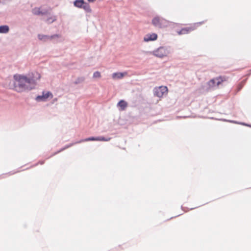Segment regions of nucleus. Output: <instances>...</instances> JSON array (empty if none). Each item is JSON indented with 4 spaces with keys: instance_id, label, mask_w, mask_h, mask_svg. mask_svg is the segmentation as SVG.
<instances>
[{
    "instance_id": "4",
    "label": "nucleus",
    "mask_w": 251,
    "mask_h": 251,
    "mask_svg": "<svg viewBox=\"0 0 251 251\" xmlns=\"http://www.w3.org/2000/svg\"><path fill=\"white\" fill-rule=\"evenodd\" d=\"M170 53V51L169 50L164 47H161L158 48L152 52V54L154 56L160 58L167 56Z\"/></svg>"
},
{
    "instance_id": "18",
    "label": "nucleus",
    "mask_w": 251,
    "mask_h": 251,
    "mask_svg": "<svg viewBox=\"0 0 251 251\" xmlns=\"http://www.w3.org/2000/svg\"><path fill=\"white\" fill-rule=\"evenodd\" d=\"M96 0H88V1L90 2H93L94 1H95Z\"/></svg>"
},
{
    "instance_id": "16",
    "label": "nucleus",
    "mask_w": 251,
    "mask_h": 251,
    "mask_svg": "<svg viewBox=\"0 0 251 251\" xmlns=\"http://www.w3.org/2000/svg\"><path fill=\"white\" fill-rule=\"evenodd\" d=\"M101 77V74L100 72L97 71L95 72L93 74V77L94 78H100Z\"/></svg>"
},
{
    "instance_id": "14",
    "label": "nucleus",
    "mask_w": 251,
    "mask_h": 251,
    "mask_svg": "<svg viewBox=\"0 0 251 251\" xmlns=\"http://www.w3.org/2000/svg\"><path fill=\"white\" fill-rule=\"evenodd\" d=\"M126 74V73H115L112 74V78L114 79H121Z\"/></svg>"
},
{
    "instance_id": "12",
    "label": "nucleus",
    "mask_w": 251,
    "mask_h": 251,
    "mask_svg": "<svg viewBox=\"0 0 251 251\" xmlns=\"http://www.w3.org/2000/svg\"><path fill=\"white\" fill-rule=\"evenodd\" d=\"M32 13L35 15H46V14H48L47 11L42 12L41 10V9L38 7H35V8H33L32 10Z\"/></svg>"
},
{
    "instance_id": "1",
    "label": "nucleus",
    "mask_w": 251,
    "mask_h": 251,
    "mask_svg": "<svg viewBox=\"0 0 251 251\" xmlns=\"http://www.w3.org/2000/svg\"><path fill=\"white\" fill-rule=\"evenodd\" d=\"M41 78V75L38 72H34L32 75H28V76L20 75H14V86L15 90L17 92H22L26 90H30L32 88L31 84L35 85L37 80Z\"/></svg>"
},
{
    "instance_id": "7",
    "label": "nucleus",
    "mask_w": 251,
    "mask_h": 251,
    "mask_svg": "<svg viewBox=\"0 0 251 251\" xmlns=\"http://www.w3.org/2000/svg\"><path fill=\"white\" fill-rule=\"evenodd\" d=\"M53 95L50 92H43L41 96H38L36 97V100L37 101H46L49 98H52Z\"/></svg>"
},
{
    "instance_id": "17",
    "label": "nucleus",
    "mask_w": 251,
    "mask_h": 251,
    "mask_svg": "<svg viewBox=\"0 0 251 251\" xmlns=\"http://www.w3.org/2000/svg\"><path fill=\"white\" fill-rule=\"evenodd\" d=\"M56 20V17L55 16L50 17L47 20V22L51 23Z\"/></svg>"
},
{
    "instance_id": "3",
    "label": "nucleus",
    "mask_w": 251,
    "mask_h": 251,
    "mask_svg": "<svg viewBox=\"0 0 251 251\" xmlns=\"http://www.w3.org/2000/svg\"><path fill=\"white\" fill-rule=\"evenodd\" d=\"M152 24L158 28H163L167 26L169 22L162 18L157 16L152 19Z\"/></svg>"
},
{
    "instance_id": "6",
    "label": "nucleus",
    "mask_w": 251,
    "mask_h": 251,
    "mask_svg": "<svg viewBox=\"0 0 251 251\" xmlns=\"http://www.w3.org/2000/svg\"><path fill=\"white\" fill-rule=\"evenodd\" d=\"M168 91V88L166 86H161L154 88V94L157 97L161 98L167 94Z\"/></svg>"
},
{
    "instance_id": "13",
    "label": "nucleus",
    "mask_w": 251,
    "mask_h": 251,
    "mask_svg": "<svg viewBox=\"0 0 251 251\" xmlns=\"http://www.w3.org/2000/svg\"><path fill=\"white\" fill-rule=\"evenodd\" d=\"M121 110H124L127 106V103L124 100H121L117 104Z\"/></svg>"
},
{
    "instance_id": "15",
    "label": "nucleus",
    "mask_w": 251,
    "mask_h": 251,
    "mask_svg": "<svg viewBox=\"0 0 251 251\" xmlns=\"http://www.w3.org/2000/svg\"><path fill=\"white\" fill-rule=\"evenodd\" d=\"M9 30V27L7 25H1L0 26V33H7Z\"/></svg>"
},
{
    "instance_id": "8",
    "label": "nucleus",
    "mask_w": 251,
    "mask_h": 251,
    "mask_svg": "<svg viewBox=\"0 0 251 251\" xmlns=\"http://www.w3.org/2000/svg\"><path fill=\"white\" fill-rule=\"evenodd\" d=\"M110 140V138H105L103 137H90L84 140H81L79 142V143L81 142H87L90 141H108Z\"/></svg>"
},
{
    "instance_id": "11",
    "label": "nucleus",
    "mask_w": 251,
    "mask_h": 251,
    "mask_svg": "<svg viewBox=\"0 0 251 251\" xmlns=\"http://www.w3.org/2000/svg\"><path fill=\"white\" fill-rule=\"evenodd\" d=\"M58 37V36L57 35H54L50 36L45 35H42V34H39L38 35L39 39L40 40H43L44 41H47L48 40H51L55 37Z\"/></svg>"
},
{
    "instance_id": "9",
    "label": "nucleus",
    "mask_w": 251,
    "mask_h": 251,
    "mask_svg": "<svg viewBox=\"0 0 251 251\" xmlns=\"http://www.w3.org/2000/svg\"><path fill=\"white\" fill-rule=\"evenodd\" d=\"M195 29V28L193 26L186 27L182 28L179 31H177V33L178 35L186 34L193 31Z\"/></svg>"
},
{
    "instance_id": "10",
    "label": "nucleus",
    "mask_w": 251,
    "mask_h": 251,
    "mask_svg": "<svg viewBox=\"0 0 251 251\" xmlns=\"http://www.w3.org/2000/svg\"><path fill=\"white\" fill-rule=\"evenodd\" d=\"M157 38V35L155 33L147 34L144 38L145 42H149L156 40Z\"/></svg>"
},
{
    "instance_id": "5",
    "label": "nucleus",
    "mask_w": 251,
    "mask_h": 251,
    "mask_svg": "<svg viewBox=\"0 0 251 251\" xmlns=\"http://www.w3.org/2000/svg\"><path fill=\"white\" fill-rule=\"evenodd\" d=\"M74 4L75 6L79 8H83L84 10L88 12H90L91 11L90 5L88 3L84 2L83 0H75L74 2Z\"/></svg>"
},
{
    "instance_id": "2",
    "label": "nucleus",
    "mask_w": 251,
    "mask_h": 251,
    "mask_svg": "<svg viewBox=\"0 0 251 251\" xmlns=\"http://www.w3.org/2000/svg\"><path fill=\"white\" fill-rule=\"evenodd\" d=\"M227 80V77L225 76H220L210 80L207 85L208 88L213 89L216 87H218L219 85L221 84L223 82Z\"/></svg>"
}]
</instances>
